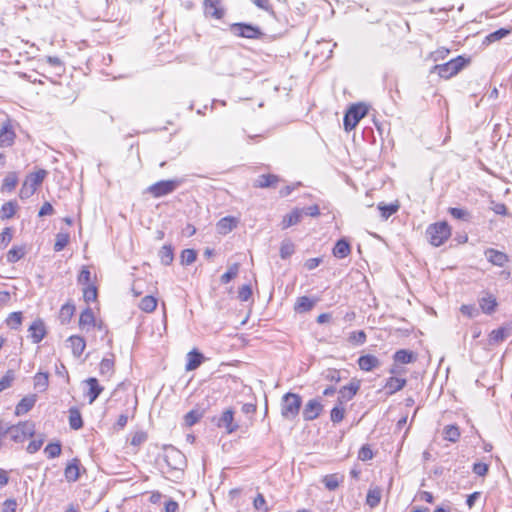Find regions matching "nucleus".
Here are the masks:
<instances>
[{"instance_id":"obj_1","label":"nucleus","mask_w":512,"mask_h":512,"mask_svg":"<svg viewBox=\"0 0 512 512\" xmlns=\"http://www.w3.org/2000/svg\"><path fill=\"white\" fill-rule=\"evenodd\" d=\"M186 467L185 455L174 447L164 450V464L161 465V472L166 479L178 482L183 478Z\"/></svg>"},{"instance_id":"obj_2","label":"nucleus","mask_w":512,"mask_h":512,"mask_svg":"<svg viewBox=\"0 0 512 512\" xmlns=\"http://www.w3.org/2000/svg\"><path fill=\"white\" fill-rule=\"evenodd\" d=\"M281 416L286 420H294L299 415L302 398L299 394L287 392L281 398Z\"/></svg>"},{"instance_id":"obj_3","label":"nucleus","mask_w":512,"mask_h":512,"mask_svg":"<svg viewBox=\"0 0 512 512\" xmlns=\"http://www.w3.org/2000/svg\"><path fill=\"white\" fill-rule=\"evenodd\" d=\"M228 30L235 37L250 40H260L265 35L259 26L246 22L232 23L229 25Z\"/></svg>"},{"instance_id":"obj_4","label":"nucleus","mask_w":512,"mask_h":512,"mask_svg":"<svg viewBox=\"0 0 512 512\" xmlns=\"http://www.w3.org/2000/svg\"><path fill=\"white\" fill-rule=\"evenodd\" d=\"M7 436L15 443H22L35 433V424L32 421L19 422L17 425L7 426Z\"/></svg>"},{"instance_id":"obj_5","label":"nucleus","mask_w":512,"mask_h":512,"mask_svg":"<svg viewBox=\"0 0 512 512\" xmlns=\"http://www.w3.org/2000/svg\"><path fill=\"white\" fill-rule=\"evenodd\" d=\"M426 234L429 238V242L435 246H441L451 235V228L447 222H438L431 224Z\"/></svg>"},{"instance_id":"obj_6","label":"nucleus","mask_w":512,"mask_h":512,"mask_svg":"<svg viewBox=\"0 0 512 512\" xmlns=\"http://www.w3.org/2000/svg\"><path fill=\"white\" fill-rule=\"evenodd\" d=\"M368 113V107L364 103L353 104L346 111L343 118L344 129L349 132L353 130L362 118Z\"/></svg>"},{"instance_id":"obj_7","label":"nucleus","mask_w":512,"mask_h":512,"mask_svg":"<svg viewBox=\"0 0 512 512\" xmlns=\"http://www.w3.org/2000/svg\"><path fill=\"white\" fill-rule=\"evenodd\" d=\"M468 62L469 60L463 56H457L444 64L435 65L432 72H437L441 78L448 79L461 71Z\"/></svg>"},{"instance_id":"obj_8","label":"nucleus","mask_w":512,"mask_h":512,"mask_svg":"<svg viewBox=\"0 0 512 512\" xmlns=\"http://www.w3.org/2000/svg\"><path fill=\"white\" fill-rule=\"evenodd\" d=\"M182 183L183 179L180 178L160 180L150 185L146 189V192L151 194L154 198H160L173 193Z\"/></svg>"},{"instance_id":"obj_9","label":"nucleus","mask_w":512,"mask_h":512,"mask_svg":"<svg viewBox=\"0 0 512 512\" xmlns=\"http://www.w3.org/2000/svg\"><path fill=\"white\" fill-rule=\"evenodd\" d=\"M203 11L207 18L221 20L226 14L224 0H204Z\"/></svg>"},{"instance_id":"obj_10","label":"nucleus","mask_w":512,"mask_h":512,"mask_svg":"<svg viewBox=\"0 0 512 512\" xmlns=\"http://www.w3.org/2000/svg\"><path fill=\"white\" fill-rule=\"evenodd\" d=\"M361 387V380L353 378L348 385L338 391L337 403L343 405L352 400Z\"/></svg>"},{"instance_id":"obj_11","label":"nucleus","mask_w":512,"mask_h":512,"mask_svg":"<svg viewBox=\"0 0 512 512\" xmlns=\"http://www.w3.org/2000/svg\"><path fill=\"white\" fill-rule=\"evenodd\" d=\"M216 425L219 428L225 429L228 434L237 431L239 425L234 421V410L232 408L224 410L222 415L216 420Z\"/></svg>"},{"instance_id":"obj_12","label":"nucleus","mask_w":512,"mask_h":512,"mask_svg":"<svg viewBox=\"0 0 512 512\" xmlns=\"http://www.w3.org/2000/svg\"><path fill=\"white\" fill-rule=\"evenodd\" d=\"M323 408L319 398L310 399L303 408L302 417L305 421H313L320 416Z\"/></svg>"},{"instance_id":"obj_13","label":"nucleus","mask_w":512,"mask_h":512,"mask_svg":"<svg viewBox=\"0 0 512 512\" xmlns=\"http://www.w3.org/2000/svg\"><path fill=\"white\" fill-rule=\"evenodd\" d=\"M29 338L32 343L37 344L41 342L46 336V327L44 321L40 318L36 319L28 328Z\"/></svg>"},{"instance_id":"obj_14","label":"nucleus","mask_w":512,"mask_h":512,"mask_svg":"<svg viewBox=\"0 0 512 512\" xmlns=\"http://www.w3.org/2000/svg\"><path fill=\"white\" fill-rule=\"evenodd\" d=\"M16 134L10 121L5 122L0 129V147L6 148L13 145Z\"/></svg>"},{"instance_id":"obj_15","label":"nucleus","mask_w":512,"mask_h":512,"mask_svg":"<svg viewBox=\"0 0 512 512\" xmlns=\"http://www.w3.org/2000/svg\"><path fill=\"white\" fill-rule=\"evenodd\" d=\"M484 255L490 263L498 267L505 266L509 261L507 254L493 248L486 249Z\"/></svg>"},{"instance_id":"obj_16","label":"nucleus","mask_w":512,"mask_h":512,"mask_svg":"<svg viewBox=\"0 0 512 512\" xmlns=\"http://www.w3.org/2000/svg\"><path fill=\"white\" fill-rule=\"evenodd\" d=\"M85 383L88 385L86 396L89 399V404H92L103 392L104 388L99 384V381L95 377L86 379Z\"/></svg>"},{"instance_id":"obj_17","label":"nucleus","mask_w":512,"mask_h":512,"mask_svg":"<svg viewBox=\"0 0 512 512\" xmlns=\"http://www.w3.org/2000/svg\"><path fill=\"white\" fill-rule=\"evenodd\" d=\"M359 368L365 372H370L380 366V360L371 354L362 355L358 358Z\"/></svg>"},{"instance_id":"obj_18","label":"nucleus","mask_w":512,"mask_h":512,"mask_svg":"<svg viewBox=\"0 0 512 512\" xmlns=\"http://www.w3.org/2000/svg\"><path fill=\"white\" fill-rule=\"evenodd\" d=\"M37 401V396L35 394H30L23 397L19 403L16 405L15 414L17 416L26 414L29 412L35 405Z\"/></svg>"},{"instance_id":"obj_19","label":"nucleus","mask_w":512,"mask_h":512,"mask_svg":"<svg viewBox=\"0 0 512 512\" xmlns=\"http://www.w3.org/2000/svg\"><path fill=\"white\" fill-rule=\"evenodd\" d=\"M204 361V356L198 350L193 349L187 354V363L185 365L186 371H193L197 369Z\"/></svg>"},{"instance_id":"obj_20","label":"nucleus","mask_w":512,"mask_h":512,"mask_svg":"<svg viewBox=\"0 0 512 512\" xmlns=\"http://www.w3.org/2000/svg\"><path fill=\"white\" fill-rule=\"evenodd\" d=\"M406 379L398 377H390L385 383V390L388 395H393L402 390L406 386Z\"/></svg>"},{"instance_id":"obj_21","label":"nucleus","mask_w":512,"mask_h":512,"mask_svg":"<svg viewBox=\"0 0 512 512\" xmlns=\"http://www.w3.org/2000/svg\"><path fill=\"white\" fill-rule=\"evenodd\" d=\"M237 226L236 218L232 216H226L221 218L217 224V231L219 234L226 235L231 232Z\"/></svg>"},{"instance_id":"obj_22","label":"nucleus","mask_w":512,"mask_h":512,"mask_svg":"<svg viewBox=\"0 0 512 512\" xmlns=\"http://www.w3.org/2000/svg\"><path fill=\"white\" fill-rule=\"evenodd\" d=\"M279 177L274 174H262L258 176L255 181L254 186L259 188H270L275 187V185L279 182Z\"/></svg>"},{"instance_id":"obj_23","label":"nucleus","mask_w":512,"mask_h":512,"mask_svg":"<svg viewBox=\"0 0 512 512\" xmlns=\"http://www.w3.org/2000/svg\"><path fill=\"white\" fill-rule=\"evenodd\" d=\"M70 343L72 353L75 357H80L86 347V342L83 337L73 335L67 340Z\"/></svg>"},{"instance_id":"obj_24","label":"nucleus","mask_w":512,"mask_h":512,"mask_svg":"<svg viewBox=\"0 0 512 512\" xmlns=\"http://www.w3.org/2000/svg\"><path fill=\"white\" fill-rule=\"evenodd\" d=\"M350 252V244L344 238L339 239L333 248V255L339 259L346 258L350 254Z\"/></svg>"},{"instance_id":"obj_25","label":"nucleus","mask_w":512,"mask_h":512,"mask_svg":"<svg viewBox=\"0 0 512 512\" xmlns=\"http://www.w3.org/2000/svg\"><path fill=\"white\" fill-rule=\"evenodd\" d=\"M512 32V29L511 28H500L490 34H488L484 40H483V45H490L496 41H499L503 38H505L506 36L510 35Z\"/></svg>"},{"instance_id":"obj_26","label":"nucleus","mask_w":512,"mask_h":512,"mask_svg":"<svg viewBox=\"0 0 512 512\" xmlns=\"http://www.w3.org/2000/svg\"><path fill=\"white\" fill-rule=\"evenodd\" d=\"M393 359L396 363L409 364L416 360V356L412 351L400 349L394 353Z\"/></svg>"},{"instance_id":"obj_27","label":"nucleus","mask_w":512,"mask_h":512,"mask_svg":"<svg viewBox=\"0 0 512 512\" xmlns=\"http://www.w3.org/2000/svg\"><path fill=\"white\" fill-rule=\"evenodd\" d=\"M65 478L68 482H75L79 479V465L78 460L73 459L72 462L67 464L65 470H64Z\"/></svg>"},{"instance_id":"obj_28","label":"nucleus","mask_w":512,"mask_h":512,"mask_svg":"<svg viewBox=\"0 0 512 512\" xmlns=\"http://www.w3.org/2000/svg\"><path fill=\"white\" fill-rule=\"evenodd\" d=\"M303 215V210H300L298 208L292 210V212L286 216H284L282 220V228L286 229L288 227H291L293 225H296L300 222Z\"/></svg>"},{"instance_id":"obj_29","label":"nucleus","mask_w":512,"mask_h":512,"mask_svg":"<svg viewBox=\"0 0 512 512\" xmlns=\"http://www.w3.org/2000/svg\"><path fill=\"white\" fill-rule=\"evenodd\" d=\"M343 479L344 477L337 473L328 474L323 477L322 483L329 491H334L339 487L340 483L343 482Z\"/></svg>"},{"instance_id":"obj_30","label":"nucleus","mask_w":512,"mask_h":512,"mask_svg":"<svg viewBox=\"0 0 512 512\" xmlns=\"http://www.w3.org/2000/svg\"><path fill=\"white\" fill-rule=\"evenodd\" d=\"M69 426L73 430H79L83 427L81 413L76 407H71L69 409Z\"/></svg>"},{"instance_id":"obj_31","label":"nucleus","mask_w":512,"mask_h":512,"mask_svg":"<svg viewBox=\"0 0 512 512\" xmlns=\"http://www.w3.org/2000/svg\"><path fill=\"white\" fill-rule=\"evenodd\" d=\"M46 175H47V171L44 169H40L34 173H30L26 177L25 182H27L31 187H33V188H35V190H37V187L43 182Z\"/></svg>"},{"instance_id":"obj_32","label":"nucleus","mask_w":512,"mask_h":512,"mask_svg":"<svg viewBox=\"0 0 512 512\" xmlns=\"http://www.w3.org/2000/svg\"><path fill=\"white\" fill-rule=\"evenodd\" d=\"M315 305V302L307 296H302L297 299L295 303V311L305 313L310 311Z\"/></svg>"},{"instance_id":"obj_33","label":"nucleus","mask_w":512,"mask_h":512,"mask_svg":"<svg viewBox=\"0 0 512 512\" xmlns=\"http://www.w3.org/2000/svg\"><path fill=\"white\" fill-rule=\"evenodd\" d=\"M79 326L84 328L86 326H95V316L90 308L83 310L79 317Z\"/></svg>"},{"instance_id":"obj_34","label":"nucleus","mask_w":512,"mask_h":512,"mask_svg":"<svg viewBox=\"0 0 512 512\" xmlns=\"http://www.w3.org/2000/svg\"><path fill=\"white\" fill-rule=\"evenodd\" d=\"M444 439L447 441H450L452 443H455L460 438V430L459 427L456 425H447L443 429Z\"/></svg>"},{"instance_id":"obj_35","label":"nucleus","mask_w":512,"mask_h":512,"mask_svg":"<svg viewBox=\"0 0 512 512\" xmlns=\"http://www.w3.org/2000/svg\"><path fill=\"white\" fill-rule=\"evenodd\" d=\"M157 307V299L154 296L148 295L140 300L139 308L147 313L153 312Z\"/></svg>"},{"instance_id":"obj_36","label":"nucleus","mask_w":512,"mask_h":512,"mask_svg":"<svg viewBox=\"0 0 512 512\" xmlns=\"http://www.w3.org/2000/svg\"><path fill=\"white\" fill-rule=\"evenodd\" d=\"M159 258L163 265H170L174 259V252L171 245H164L159 251Z\"/></svg>"},{"instance_id":"obj_37","label":"nucleus","mask_w":512,"mask_h":512,"mask_svg":"<svg viewBox=\"0 0 512 512\" xmlns=\"http://www.w3.org/2000/svg\"><path fill=\"white\" fill-rule=\"evenodd\" d=\"M479 305L481 310L486 314H491L494 312L497 302L493 296L483 297L479 301Z\"/></svg>"},{"instance_id":"obj_38","label":"nucleus","mask_w":512,"mask_h":512,"mask_svg":"<svg viewBox=\"0 0 512 512\" xmlns=\"http://www.w3.org/2000/svg\"><path fill=\"white\" fill-rule=\"evenodd\" d=\"M25 255V249L22 246H13L7 253L6 259L8 263H16Z\"/></svg>"},{"instance_id":"obj_39","label":"nucleus","mask_w":512,"mask_h":512,"mask_svg":"<svg viewBox=\"0 0 512 512\" xmlns=\"http://www.w3.org/2000/svg\"><path fill=\"white\" fill-rule=\"evenodd\" d=\"M381 501V490L379 488L369 489L366 496V504L375 508L379 505Z\"/></svg>"},{"instance_id":"obj_40","label":"nucleus","mask_w":512,"mask_h":512,"mask_svg":"<svg viewBox=\"0 0 512 512\" xmlns=\"http://www.w3.org/2000/svg\"><path fill=\"white\" fill-rule=\"evenodd\" d=\"M18 183V176L16 172H9L5 178L3 179L2 183V191H8L11 192L15 189L16 185Z\"/></svg>"},{"instance_id":"obj_41","label":"nucleus","mask_w":512,"mask_h":512,"mask_svg":"<svg viewBox=\"0 0 512 512\" xmlns=\"http://www.w3.org/2000/svg\"><path fill=\"white\" fill-rule=\"evenodd\" d=\"M100 374L102 376L111 377L114 373V359L112 358H103L100 362Z\"/></svg>"},{"instance_id":"obj_42","label":"nucleus","mask_w":512,"mask_h":512,"mask_svg":"<svg viewBox=\"0 0 512 512\" xmlns=\"http://www.w3.org/2000/svg\"><path fill=\"white\" fill-rule=\"evenodd\" d=\"M17 209V203L15 201H8L4 203L1 207V219H10L12 218Z\"/></svg>"},{"instance_id":"obj_43","label":"nucleus","mask_w":512,"mask_h":512,"mask_svg":"<svg viewBox=\"0 0 512 512\" xmlns=\"http://www.w3.org/2000/svg\"><path fill=\"white\" fill-rule=\"evenodd\" d=\"M48 373L44 372H38L34 376V386L35 388L39 389V391H45L48 387L49 380H48Z\"/></svg>"},{"instance_id":"obj_44","label":"nucleus","mask_w":512,"mask_h":512,"mask_svg":"<svg viewBox=\"0 0 512 512\" xmlns=\"http://www.w3.org/2000/svg\"><path fill=\"white\" fill-rule=\"evenodd\" d=\"M449 214L457 220L470 221L471 214L468 210L458 207H451L448 210Z\"/></svg>"},{"instance_id":"obj_45","label":"nucleus","mask_w":512,"mask_h":512,"mask_svg":"<svg viewBox=\"0 0 512 512\" xmlns=\"http://www.w3.org/2000/svg\"><path fill=\"white\" fill-rule=\"evenodd\" d=\"M61 451H62V446L59 441L54 442V443H49L44 449V453L47 455V457L49 459L58 457L61 454Z\"/></svg>"},{"instance_id":"obj_46","label":"nucleus","mask_w":512,"mask_h":512,"mask_svg":"<svg viewBox=\"0 0 512 512\" xmlns=\"http://www.w3.org/2000/svg\"><path fill=\"white\" fill-rule=\"evenodd\" d=\"M507 334H508L507 329H505L503 327L494 329L489 334V342L491 344L499 343L507 337Z\"/></svg>"},{"instance_id":"obj_47","label":"nucleus","mask_w":512,"mask_h":512,"mask_svg":"<svg viewBox=\"0 0 512 512\" xmlns=\"http://www.w3.org/2000/svg\"><path fill=\"white\" fill-rule=\"evenodd\" d=\"M345 408L343 405L336 403L330 412V419L333 423H339L344 419Z\"/></svg>"},{"instance_id":"obj_48","label":"nucleus","mask_w":512,"mask_h":512,"mask_svg":"<svg viewBox=\"0 0 512 512\" xmlns=\"http://www.w3.org/2000/svg\"><path fill=\"white\" fill-rule=\"evenodd\" d=\"M398 208H399L398 204H384V203H380L378 205V209L380 210L381 216L384 219H388L391 215L396 213Z\"/></svg>"},{"instance_id":"obj_49","label":"nucleus","mask_w":512,"mask_h":512,"mask_svg":"<svg viewBox=\"0 0 512 512\" xmlns=\"http://www.w3.org/2000/svg\"><path fill=\"white\" fill-rule=\"evenodd\" d=\"M75 312V306L73 304H64L60 309V319L63 323L69 322Z\"/></svg>"},{"instance_id":"obj_50","label":"nucleus","mask_w":512,"mask_h":512,"mask_svg":"<svg viewBox=\"0 0 512 512\" xmlns=\"http://www.w3.org/2000/svg\"><path fill=\"white\" fill-rule=\"evenodd\" d=\"M239 271V264L234 263L231 265L228 270L221 276L220 280L223 284H228L232 279H234Z\"/></svg>"},{"instance_id":"obj_51","label":"nucleus","mask_w":512,"mask_h":512,"mask_svg":"<svg viewBox=\"0 0 512 512\" xmlns=\"http://www.w3.org/2000/svg\"><path fill=\"white\" fill-rule=\"evenodd\" d=\"M295 251L294 244L290 240H284L280 246V257L282 259L289 258Z\"/></svg>"},{"instance_id":"obj_52","label":"nucleus","mask_w":512,"mask_h":512,"mask_svg":"<svg viewBox=\"0 0 512 512\" xmlns=\"http://www.w3.org/2000/svg\"><path fill=\"white\" fill-rule=\"evenodd\" d=\"M15 380V372L8 370L5 375L0 379V393L11 387Z\"/></svg>"},{"instance_id":"obj_53","label":"nucleus","mask_w":512,"mask_h":512,"mask_svg":"<svg viewBox=\"0 0 512 512\" xmlns=\"http://www.w3.org/2000/svg\"><path fill=\"white\" fill-rule=\"evenodd\" d=\"M202 412L199 410H191L184 416L186 426L191 427L196 424L202 417Z\"/></svg>"},{"instance_id":"obj_54","label":"nucleus","mask_w":512,"mask_h":512,"mask_svg":"<svg viewBox=\"0 0 512 512\" xmlns=\"http://www.w3.org/2000/svg\"><path fill=\"white\" fill-rule=\"evenodd\" d=\"M197 258V252L194 249H184L181 253V264L190 265Z\"/></svg>"},{"instance_id":"obj_55","label":"nucleus","mask_w":512,"mask_h":512,"mask_svg":"<svg viewBox=\"0 0 512 512\" xmlns=\"http://www.w3.org/2000/svg\"><path fill=\"white\" fill-rule=\"evenodd\" d=\"M6 323L7 325L11 328V329H18L19 326L21 325L22 323V313L21 312H12L7 320H6Z\"/></svg>"},{"instance_id":"obj_56","label":"nucleus","mask_w":512,"mask_h":512,"mask_svg":"<svg viewBox=\"0 0 512 512\" xmlns=\"http://www.w3.org/2000/svg\"><path fill=\"white\" fill-rule=\"evenodd\" d=\"M366 333L363 330L353 331L349 335V342L356 344V345H362L366 342Z\"/></svg>"},{"instance_id":"obj_57","label":"nucleus","mask_w":512,"mask_h":512,"mask_svg":"<svg viewBox=\"0 0 512 512\" xmlns=\"http://www.w3.org/2000/svg\"><path fill=\"white\" fill-rule=\"evenodd\" d=\"M69 242V235L67 233H58L54 244V250L56 252L62 251Z\"/></svg>"},{"instance_id":"obj_58","label":"nucleus","mask_w":512,"mask_h":512,"mask_svg":"<svg viewBox=\"0 0 512 512\" xmlns=\"http://www.w3.org/2000/svg\"><path fill=\"white\" fill-rule=\"evenodd\" d=\"M83 298L84 300L89 303L93 302L97 298V289L94 285H88L83 289Z\"/></svg>"},{"instance_id":"obj_59","label":"nucleus","mask_w":512,"mask_h":512,"mask_svg":"<svg viewBox=\"0 0 512 512\" xmlns=\"http://www.w3.org/2000/svg\"><path fill=\"white\" fill-rule=\"evenodd\" d=\"M323 377L330 382H339L341 380L340 372L337 369H327L323 372Z\"/></svg>"},{"instance_id":"obj_60","label":"nucleus","mask_w":512,"mask_h":512,"mask_svg":"<svg viewBox=\"0 0 512 512\" xmlns=\"http://www.w3.org/2000/svg\"><path fill=\"white\" fill-rule=\"evenodd\" d=\"M373 458V451L369 445H363L358 452V459L368 461Z\"/></svg>"},{"instance_id":"obj_61","label":"nucleus","mask_w":512,"mask_h":512,"mask_svg":"<svg viewBox=\"0 0 512 512\" xmlns=\"http://www.w3.org/2000/svg\"><path fill=\"white\" fill-rule=\"evenodd\" d=\"M253 506L256 510H260V511H263V512H268V507L266 505V500L264 498V496L262 494H258L254 501H253Z\"/></svg>"},{"instance_id":"obj_62","label":"nucleus","mask_w":512,"mask_h":512,"mask_svg":"<svg viewBox=\"0 0 512 512\" xmlns=\"http://www.w3.org/2000/svg\"><path fill=\"white\" fill-rule=\"evenodd\" d=\"M252 296V289L250 285H243L239 288L238 298L242 302L248 301Z\"/></svg>"},{"instance_id":"obj_63","label":"nucleus","mask_w":512,"mask_h":512,"mask_svg":"<svg viewBox=\"0 0 512 512\" xmlns=\"http://www.w3.org/2000/svg\"><path fill=\"white\" fill-rule=\"evenodd\" d=\"M473 473L478 476L484 477L489 471V465L486 463L478 462L474 463L472 467Z\"/></svg>"},{"instance_id":"obj_64","label":"nucleus","mask_w":512,"mask_h":512,"mask_svg":"<svg viewBox=\"0 0 512 512\" xmlns=\"http://www.w3.org/2000/svg\"><path fill=\"white\" fill-rule=\"evenodd\" d=\"M460 311L463 315L470 318H474L479 315V309L475 305H462Z\"/></svg>"}]
</instances>
